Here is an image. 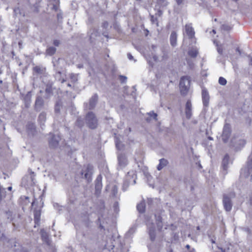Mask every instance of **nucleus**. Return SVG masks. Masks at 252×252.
<instances>
[{
  "label": "nucleus",
  "instance_id": "f257e3e1",
  "mask_svg": "<svg viewBox=\"0 0 252 252\" xmlns=\"http://www.w3.org/2000/svg\"><path fill=\"white\" fill-rule=\"evenodd\" d=\"M185 42L189 44V47H194L196 45V38L195 37V32L191 24H186L185 26L184 32Z\"/></svg>",
  "mask_w": 252,
  "mask_h": 252
},
{
  "label": "nucleus",
  "instance_id": "f03ea898",
  "mask_svg": "<svg viewBox=\"0 0 252 252\" xmlns=\"http://www.w3.org/2000/svg\"><path fill=\"white\" fill-rule=\"evenodd\" d=\"M235 197V193L230 191L227 193H224L222 198V204L224 210L226 212H230L233 206L232 199Z\"/></svg>",
  "mask_w": 252,
  "mask_h": 252
},
{
  "label": "nucleus",
  "instance_id": "7ed1b4c3",
  "mask_svg": "<svg viewBox=\"0 0 252 252\" xmlns=\"http://www.w3.org/2000/svg\"><path fill=\"white\" fill-rule=\"evenodd\" d=\"M85 123L90 129H96L98 126V120L95 114L92 111L88 112L85 118Z\"/></svg>",
  "mask_w": 252,
  "mask_h": 252
},
{
  "label": "nucleus",
  "instance_id": "20e7f679",
  "mask_svg": "<svg viewBox=\"0 0 252 252\" xmlns=\"http://www.w3.org/2000/svg\"><path fill=\"white\" fill-rule=\"evenodd\" d=\"M140 52L143 54L144 56L147 60V62L153 66V63L152 62V59H153L154 61L156 62L158 59V57L154 54V48H137Z\"/></svg>",
  "mask_w": 252,
  "mask_h": 252
},
{
  "label": "nucleus",
  "instance_id": "39448f33",
  "mask_svg": "<svg viewBox=\"0 0 252 252\" xmlns=\"http://www.w3.org/2000/svg\"><path fill=\"white\" fill-rule=\"evenodd\" d=\"M136 174L135 171L132 170L127 172L123 185V190H126L129 185H134L136 183Z\"/></svg>",
  "mask_w": 252,
  "mask_h": 252
},
{
  "label": "nucleus",
  "instance_id": "423d86ee",
  "mask_svg": "<svg viewBox=\"0 0 252 252\" xmlns=\"http://www.w3.org/2000/svg\"><path fill=\"white\" fill-rule=\"evenodd\" d=\"M62 60L61 59L59 58L55 61L53 60L52 63L55 67V70H56V73L54 74L56 80L58 81H60L62 83H63L66 80L63 77V73L61 71L63 67L60 66V63Z\"/></svg>",
  "mask_w": 252,
  "mask_h": 252
},
{
  "label": "nucleus",
  "instance_id": "0eeeda50",
  "mask_svg": "<svg viewBox=\"0 0 252 252\" xmlns=\"http://www.w3.org/2000/svg\"><path fill=\"white\" fill-rule=\"evenodd\" d=\"M94 173V167L93 165L88 164L83 167L80 174L82 178H85L88 182H91L92 180V175Z\"/></svg>",
  "mask_w": 252,
  "mask_h": 252
},
{
  "label": "nucleus",
  "instance_id": "6e6552de",
  "mask_svg": "<svg viewBox=\"0 0 252 252\" xmlns=\"http://www.w3.org/2000/svg\"><path fill=\"white\" fill-rule=\"evenodd\" d=\"M190 80L188 77L183 76L181 78L179 86L181 93L183 95H186L189 89Z\"/></svg>",
  "mask_w": 252,
  "mask_h": 252
},
{
  "label": "nucleus",
  "instance_id": "1a4fd4ad",
  "mask_svg": "<svg viewBox=\"0 0 252 252\" xmlns=\"http://www.w3.org/2000/svg\"><path fill=\"white\" fill-rule=\"evenodd\" d=\"M232 146L236 150H239L243 148L246 144V141L244 139L239 137H234L231 141Z\"/></svg>",
  "mask_w": 252,
  "mask_h": 252
},
{
  "label": "nucleus",
  "instance_id": "9d476101",
  "mask_svg": "<svg viewBox=\"0 0 252 252\" xmlns=\"http://www.w3.org/2000/svg\"><path fill=\"white\" fill-rule=\"evenodd\" d=\"M28 171L30 173V180L27 181V179L29 178V176H26L22 179V183L27 186H33L35 184V174L30 169H29Z\"/></svg>",
  "mask_w": 252,
  "mask_h": 252
},
{
  "label": "nucleus",
  "instance_id": "9b49d317",
  "mask_svg": "<svg viewBox=\"0 0 252 252\" xmlns=\"http://www.w3.org/2000/svg\"><path fill=\"white\" fill-rule=\"evenodd\" d=\"M231 133L230 125L225 124L224 125L222 133L221 134L222 140L224 143L227 142Z\"/></svg>",
  "mask_w": 252,
  "mask_h": 252
},
{
  "label": "nucleus",
  "instance_id": "f8f14e48",
  "mask_svg": "<svg viewBox=\"0 0 252 252\" xmlns=\"http://www.w3.org/2000/svg\"><path fill=\"white\" fill-rule=\"evenodd\" d=\"M51 138L49 139V145L50 148H57L58 145L60 141L61 140V137L58 134H55L50 133Z\"/></svg>",
  "mask_w": 252,
  "mask_h": 252
},
{
  "label": "nucleus",
  "instance_id": "ddd939ff",
  "mask_svg": "<svg viewBox=\"0 0 252 252\" xmlns=\"http://www.w3.org/2000/svg\"><path fill=\"white\" fill-rule=\"evenodd\" d=\"M9 246L13 248L15 252H29L26 249L23 248L20 244L17 243L15 239H11L8 241Z\"/></svg>",
  "mask_w": 252,
  "mask_h": 252
},
{
  "label": "nucleus",
  "instance_id": "4468645a",
  "mask_svg": "<svg viewBox=\"0 0 252 252\" xmlns=\"http://www.w3.org/2000/svg\"><path fill=\"white\" fill-rule=\"evenodd\" d=\"M147 225L150 240L153 242L155 240L156 236V229L154 224L153 223H150L147 222Z\"/></svg>",
  "mask_w": 252,
  "mask_h": 252
},
{
  "label": "nucleus",
  "instance_id": "2eb2a0df",
  "mask_svg": "<svg viewBox=\"0 0 252 252\" xmlns=\"http://www.w3.org/2000/svg\"><path fill=\"white\" fill-rule=\"evenodd\" d=\"M229 157L228 154H226L222 161L221 166L222 170L221 173L225 176L227 173V169L228 168Z\"/></svg>",
  "mask_w": 252,
  "mask_h": 252
},
{
  "label": "nucleus",
  "instance_id": "dca6fc26",
  "mask_svg": "<svg viewBox=\"0 0 252 252\" xmlns=\"http://www.w3.org/2000/svg\"><path fill=\"white\" fill-rule=\"evenodd\" d=\"M202 98L204 106L208 107L209 104L210 96L208 91L205 89L202 90Z\"/></svg>",
  "mask_w": 252,
  "mask_h": 252
},
{
  "label": "nucleus",
  "instance_id": "f3484780",
  "mask_svg": "<svg viewBox=\"0 0 252 252\" xmlns=\"http://www.w3.org/2000/svg\"><path fill=\"white\" fill-rule=\"evenodd\" d=\"M44 104V100L40 96H37L34 103V108L36 111H39L42 108Z\"/></svg>",
  "mask_w": 252,
  "mask_h": 252
},
{
  "label": "nucleus",
  "instance_id": "a211bd4d",
  "mask_svg": "<svg viewBox=\"0 0 252 252\" xmlns=\"http://www.w3.org/2000/svg\"><path fill=\"white\" fill-rule=\"evenodd\" d=\"M98 96L97 94H94L90 99L88 109H94L98 101Z\"/></svg>",
  "mask_w": 252,
  "mask_h": 252
},
{
  "label": "nucleus",
  "instance_id": "6ab92c4d",
  "mask_svg": "<svg viewBox=\"0 0 252 252\" xmlns=\"http://www.w3.org/2000/svg\"><path fill=\"white\" fill-rule=\"evenodd\" d=\"M245 171H247L245 175L246 177H248L252 173V154L249 157L247 162V167L244 169Z\"/></svg>",
  "mask_w": 252,
  "mask_h": 252
},
{
  "label": "nucleus",
  "instance_id": "aec40b11",
  "mask_svg": "<svg viewBox=\"0 0 252 252\" xmlns=\"http://www.w3.org/2000/svg\"><path fill=\"white\" fill-rule=\"evenodd\" d=\"M119 168L122 169L124 168L127 163L126 158L125 155H119L118 156Z\"/></svg>",
  "mask_w": 252,
  "mask_h": 252
},
{
  "label": "nucleus",
  "instance_id": "412c9836",
  "mask_svg": "<svg viewBox=\"0 0 252 252\" xmlns=\"http://www.w3.org/2000/svg\"><path fill=\"white\" fill-rule=\"evenodd\" d=\"M192 105L191 101L188 100L186 104V108H185V113L186 118L188 119H190L191 118L192 115Z\"/></svg>",
  "mask_w": 252,
  "mask_h": 252
},
{
  "label": "nucleus",
  "instance_id": "4be33fe9",
  "mask_svg": "<svg viewBox=\"0 0 252 252\" xmlns=\"http://www.w3.org/2000/svg\"><path fill=\"white\" fill-rule=\"evenodd\" d=\"M102 176L101 175L97 176L95 181V189L96 192H99L102 189Z\"/></svg>",
  "mask_w": 252,
  "mask_h": 252
},
{
  "label": "nucleus",
  "instance_id": "5701e85b",
  "mask_svg": "<svg viewBox=\"0 0 252 252\" xmlns=\"http://www.w3.org/2000/svg\"><path fill=\"white\" fill-rule=\"evenodd\" d=\"M40 233L41 234L42 240L48 245L49 246L50 245V240L49 238L48 233L45 231L44 229H41L40 230Z\"/></svg>",
  "mask_w": 252,
  "mask_h": 252
},
{
  "label": "nucleus",
  "instance_id": "b1692460",
  "mask_svg": "<svg viewBox=\"0 0 252 252\" xmlns=\"http://www.w3.org/2000/svg\"><path fill=\"white\" fill-rule=\"evenodd\" d=\"M46 120V113L45 112H42L38 116V121L42 128L45 126L44 123Z\"/></svg>",
  "mask_w": 252,
  "mask_h": 252
},
{
  "label": "nucleus",
  "instance_id": "393cba45",
  "mask_svg": "<svg viewBox=\"0 0 252 252\" xmlns=\"http://www.w3.org/2000/svg\"><path fill=\"white\" fill-rule=\"evenodd\" d=\"M101 28H102V35L108 38V30H109V23L107 21H104L102 23Z\"/></svg>",
  "mask_w": 252,
  "mask_h": 252
},
{
  "label": "nucleus",
  "instance_id": "a878e982",
  "mask_svg": "<svg viewBox=\"0 0 252 252\" xmlns=\"http://www.w3.org/2000/svg\"><path fill=\"white\" fill-rule=\"evenodd\" d=\"M27 130L29 134L33 135L35 132V125L34 123L29 122L27 126Z\"/></svg>",
  "mask_w": 252,
  "mask_h": 252
},
{
  "label": "nucleus",
  "instance_id": "bb28decb",
  "mask_svg": "<svg viewBox=\"0 0 252 252\" xmlns=\"http://www.w3.org/2000/svg\"><path fill=\"white\" fill-rule=\"evenodd\" d=\"M177 33L173 31L170 36V44L172 46H175L177 44Z\"/></svg>",
  "mask_w": 252,
  "mask_h": 252
},
{
  "label": "nucleus",
  "instance_id": "cd10ccee",
  "mask_svg": "<svg viewBox=\"0 0 252 252\" xmlns=\"http://www.w3.org/2000/svg\"><path fill=\"white\" fill-rule=\"evenodd\" d=\"M159 161V163L157 166V169L158 171L161 170L163 167H165L168 164V160L164 158L160 159Z\"/></svg>",
  "mask_w": 252,
  "mask_h": 252
},
{
  "label": "nucleus",
  "instance_id": "c85d7f7f",
  "mask_svg": "<svg viewBox=\"0 0 252 252\" xmlns=\"http://www.w3.org/2000/svg\"><path fill=\"white\" fill-rule=\"evenodd\" d=\"M90 33V38L92 42H93L95 39V37L99 34L98 31L95 29L91 30Z\"/></svg>",
  "mask_w": 252,
  "mask_h": 252
},
{
  "label": "nucleus",
  "instance_id": "c756f323",
  "mask_svg": "<svg viewBox=\"0 0 252 252\" xmlns=\"http://www.w3.org/2000/svg\"><path fill=\"white\" fill-rule=\"evenodd\" d=\"M137 209L140 213H143L145 210V203L142 201L137 205Z\"/></svg>",
  "mask_w": 252,
  "mask_h": 252
},
{
  "label": "nucleus",
  "instance_id": "7c9ffc66",
  "mask_svg": "<svg viewBox=\"0 0 252 252\" xmlns=\"http://www.w3.org/2000/svg\"><path fill=\"white\" fill-rule=\"evenodd\" d=\"M155 218L157 227L158 229L160 230L162 228V218L161 216L157 215H155Z\"/></svg>",
  "mask_w": 252,
  "mask_h": 252
},
{
  "label": "nucleus",
  "instance_id": "2f4dec72",
  "mask_svg": "<svg viewBox=\"0 0 252 252\" xmlns=\"http://www.w3.org/2000/svg\"><path fill=\"white\" fill-rule=\"evenodd\" d=\"M115 142L116 144V147L118 150H121L123 149L124 145L122 143V142H121L120 140L119 139L118 137H115Z\"/></svg>",
  "mask_w": 252,
  "mask_h": 252
},
{
  "label": "nucleus",
  "instance_id": "473e14b6",
  "mask_svg": "<svg viewBox=\"0 0 252 252\" xmlns=\"http://www.w3.org/2000/svg\"><path fill=\"white\" fill-rule=\"evenodd\" d=\"M62 107V102L61 100L57 101L55 105V112L56 114L60 113L61 108Z\"/></svg>",
  "mask_w": 252,
  "mask_h": 252
},
{
  "label": "nucleus",
  "instance_id": "72a5a7b5",
  "mask_svg": "<svg viewBox=\"0 0 252 252\" xmlns=\"http://www.w3.org/2000/svg\"><path fill=\"white\" fill-rule=\"evenodd\" d=\"M75 125L78 127L82 128L84 125V119L81 117H78L76 121Z\"/></svg>",
  "mask_w": 252,
  "mask_h": 252
},
{
  "label": "nucleus",
  "instance_id": "f704fd0d",
  "mask_svg": "<svg viewBox=\"0 0 252 252\" xmlns=\"http://www.w3.org/2000/svg\"><path fill=\"white\" fill-rule=\"evenodd\" d=\"M198 53L196 48H191L188 52L189 55L191 58H195Z\"/></svg>",
  "mask_w": 252,
  "mask_h": 252
},
{
  "label": "nucleus",
  "instance_id": "c9c22d12",
  "mask_svg": "<svg viewBox=\"0 0 252 252\" xmlns=\"http://www.w3.org/2000/svg\"><path fill=\"white\" fill-rule=\"evenodd\" d=\"M52 89L51 87L47 86L45 89V97L46 98H50L52 95Z\"/></svg>",
  "mask_w": 252,
  "mask_h": 252
},
{
  "label": "nucleus",
  "instance_id": "e433bc0d",
  "mask_svg": "<svg viewBox=\"0 0 252 252\" xmlns=\"http://www.w3.org/2000/svg\"><path fill=\"white\" fill-rule=\"evenodd\" d=\"M56 52V48H47L45 54L46 56H51Z\"/></svg>",
  "mask_w": 252,
  "mask_h": 252
},
{
  "label": "nucleus",
  "instance_id": "4c0bfd02",
  "mask_svg": "<svg viewBox=\"0 0 252 252\" xmlns=\"http://www.w3.org/2000/svg\"><path fill=\"white\" fill-rule=\"evenodd\" d=\"M40 212L36 211L34 213V221L36 224H38L40 220Z\"/></svg>",
  "mask_w": 252,
  "mask_h": 252
},
{
  "label": "nucleus",
  "instance_id": "58836bf2",
  "mask_svg": "<svg viewBox=\"0 0 252 252\" xmlns=\"http://www.w3.org/2000/svg\"><path fill=\"white\" fill-rule=\"evenodd\" d=\"M147 114L149 116H150L151 118L154 119L155 121L158 120V114L155 113L154 111H151L149 113H148Z\"/></svg>",
  "mask_w": 252,
  "mask_h": 252
},
{
  "label": "nucleus",
  "instance_id": "ea45409f",
  "mask_svg": "<svg viewBox=\"0 0 252 252\" xmlns=\"http://www.w3.org/2000/svg\"><path fill=\"white\" fill-rule=\"evenodd\" d=\"M119 80L122 84L126 83L127 81V77L126 76L120 75H119Z\"/></svg>",
  "mask_w": 252,
  "mask_h": 252
},
{
  "label": "nucleus",
  "instance_id": "a19ab883",
  "mask_svg": "<svg viewBox=\"0 0 252 252\" xmlns=\"http://www.w3.org/2000/svg\"><path fill=\"white\" fill-rule=\"evenodd\" d=\"M33 71L37 74H42L43 72V69L38 66H36L33 67Z\"/></svg>",
  "mask_w": 252,
  "mask_h": 252
},
{
  "label": "nucleus",
  "instance_id": "79ce46f5",
  "mask_svg": "<svg viewBox=\"0 0 252 252\" xmlns=\"http://www.w3.org/2000/svg\"><path fill=\"white\" fill-rule=\"evenodd\" d=\"M219 83L221 85L224 86L226 84L227 81L224 78L220 77L219 79Z\"/></svg>",
  "mask_w": 252,
  "mask_h": 252
},
{
  "label": "nucleus",
  "instance_id": "37998d69",
  "mask_svg": "<svg viewBox=\"0 0 252 252\" xmlns=\"http://www.w3.org/2000/svg\"><path fill=\"white\" fill-rule=\"evenodd\" d=\"M151 21L152 24H156L157 26H158V20L157 17H155L154 15H151Z\"/></svg>",
  "mask_w": 252,
  "mask_h": 252
},
{
  "label": "nucleus",
  "instance_id": "c03bdc74",
  "mask_svg": "<svg viewBox=\"0 0 252 252\" xmlns=\"http://www.w3.org/2000/svg\"><path fill=\"white\" fill-rule=\"evenodd\" d=\"M221 28L224 31H229L232 29V27L228 25L223 24L221 26Z\"/></svg>",
  "mask_w": 252,
  "mask_h": 252
},
{
  "label": "nucleus",
  "instance_id": "a18cd8bd",
  "mask_svg": "<svg viewBox=\"0 0 252 252\" xmlns=\"http://www.w3.org/2000/svg\"><path fill=\"white\" fill-rule=\"evenodd\" d=\"M118 188L116 185H114L112 189V192L114 196H116L118 193Z\"/></svg>",
  "mask_w": 252,
  "mask_h": 252
},
{
  "label": "nucleus",
  "instance_id": "49530a36",
  "mask_svg": "<svg viewBox=\"0 0 252 252\" xmlns=\"http://www.w3.org/2000/svg\"><path fill=\"white\" fill-rule=\"evenodd\" d=\"M70 78L71 79L72 81L73 82H75L77 81V75L74 73H71L70 74Z\"/></svg>",
  "mask_w": 252,
  "mask_h": 252
},
{
  "label": "nucleus",
  "instance_id": "de8ad7c7",
  "mask_svg": "<svg viewBox=\"0 0 252 252\" xmlns=\"http://www.w3.org/2000/svg\"><path fill=\"white\" fill-rule=\"evenodd\" d=\"M113 27L117 32H121L120 25L117 22H115L113 24Z\"/></svg>",
  "mask_w": 252,
  "mask_h": 252
},
{
  "label": "nucleus",
  "instance_id": "09e8293b",
  "mask_svg": "<svg viewBox=\"0 0 252 252\" xmlns=\"http://www.w3.org/2000/svg\"><path fill=\"white\" fill-rule=\"evenodd\" d=\"M127 56L128 59L129 60H130V61L133 60L134 61V62H135L136 61L134 59L133 57L132 56V55L130 53H128L127 55Z\"/></svg>",
  "mask_w": 252,
  "mask_h": 252
},
{
  "label": "nucleus",
  "instance_id": "8fccbe9b",
  "mask_svg": "<svg viewBox=\"0 0 252 252\" xmlns=\"http://www.w3.org/2000/svg\"><path fill=\"white\" fill-rule=\"evenodd\" d=\"M175 1L178 5H180L183 4L184 0H175Z\"/></svg>",
  "mask_w": 252,
  "mask_h": 252
},
{
  "label": "nucleus",
  "instance_id": "3c124183",
  "mask_svg": "<svg viewBox=\"0 0 252 252\" xmlns=\"http://www.w3.org/2000/svg\"><path fill=\"white\" fill-rule=\"evenodd\" d=\"M54 45L55 46H59V45H60V41L59 40H55L54 41Z\"/></svg>",
  "mask_w": 252,
  "mask_h": 252
},
{
  "label": "nucleus",
  "instance_id": "603ef678",
  "mask_svg": "<svg viewBox=\"0 0 252 252\" xmlns=\"http://www.w3.org/2000/svg\"><path fill=\"white\" fill-rule=\"evenodd\" d=\"M159 3L160 4L163 3L164 5H167V1L166 0H159Z\"/></svg>",
  "mask_w": 252,
  "mask_h": 252
},
{
  "label": "nucleus",
  "instance_id": "864d4df0",
  "mask_svg": "<svg viewBox=\"0 0 252 252\" xmlns=\"http://www.w3.org/2000/svg\"><path fill=\"white\" fill-rule=\"evenodd\" d=\"M248 58L249 59L250 64L252 65V55H249Z\"/></svg>",
  "mask_w": 252,
  "mask_h": 252
},
{
  "label": "nucleus",
  "instance_id": "5fc2aeb1",
  "mask_svg": "<svg viewBox=\"0 0 252 252\" xmlns=\"http://www.w3.org/2000/svg\"><path fill=\"white\" fill-rule=\"evenodd\" d=\"M218 49V53L221 55L222 54V52H223V48H217Z\"/></svg>",
  "mask_w": 252,
  "mask_h": 252
},
{
  "label": "nucleus",
  "instance_id": "6e6d98bb",
  "mask_svg": "<svg viewBox=\"0 0 252 252\" xmlns=\"http://www.w3.org/2000/svg\"><path fill=\"white\" fill-rule=\"evenodd\" d=\"M236 51L238 52L240 55H241V51L240 50V48H236Z\"/></svg>",
  "mask_w": 252,
  "mask_h": 252
},
{
  "label": "nucleus",
  "instance_id": "4d7b16f0",
  "mask_svg": "<svg viewBox=\"0 0 252 252\" xmlns=\"http://www.w3.org/2000/svg\"><path fill=\"white\" fill-rule=\"evenodd\" d=\"M151 119H152V118H151L150 116H149V117H148L146 118V121L147 122H150L151 121Z\"/></svg>",
  "mask_w": 252,
  "mask_h": 252
},
{
  "label": "nucleus",
  "instance_id": "13d9d810",
  "mask_svg": "<svg viewBox=\"0 0 252 252\" xmlns=\"http://www.w3.org/2000/svg\"><path fill=\"white\" fill-rule=\"evenodd\" d=\"M131 31L132 32H136V29L135 28H131Z\"/></svg>",
  "mask_w": 252,
  "mask_h": 252
},
{
  "label": "nucleus",
  "instance_id": "bf43d9fd",
  "mask_svg": "<svg viewBox=\"0 0 252 252\" xmlns=\"http://www.w3.org/2000/svg\"><path fill=\"white\" fill-rule=\"evenodd\" d=\"M218 248L219 249H220L221 251L222 252H225V249H222L221 248H220L219 247H218Z\"/></svg>",
  "mask_w": 252,
  "mask_h": 252
},
{
  "label": "nucleus",
  "instance_id": "052dcab7",
  "mask_svg": "<svg viewBox=\"0 0 252 252\" xmlns=\"http://www.w3.org/2000/svg\"><path fill=\"white\" fill-rule=\"evenodd\" d=\"M57 18H58V19H59L60 18H62V15L60 14H58Z\"/></svg>",
  "mask_w": 252,
  "mask_h": 252
},
{
  "label": "nucleus",
  "instance_id": "680f3d73",
  "mask_svg": "<svg viewBox=\"0 0 252 252\" xmlns=\"http://www.w3.org/2000/svg\"><path fill=\"white\" fill-rule=\"evenodd\" d=\"M158 15H159V16H161V15H162V12H161V11L159 10V11H158Z\"/></svg>",
  "mask_w": 252,
  "mask_h": 252
},
{
  "label": "nucleus",
  "instance_id": "e2e57ef3",
  "mask_svg": "<svg viewBox=\"0 0 252 252\" xmlns=\"http://www.w3.org/2000/svg\"><path fill=\"white\" fill-rule=\"evenodd\" d=\"M211 241L212 243H215V240L213 239V238L211 239Z\"/></svg>",
  "mask_w": 252,
  "mask_h": 252
},
{
  "label": "nucleus",
  "instance_id": "0e129e2a",
  "mask_svg": "<svg viewBox=\"0 0 252 252\" xmlns=\"http://www.w3.org/2000/svg\"><path fill=\"white\" fill-rule=\"evenodd\" d=\"M132 179L131 178V177H129V180H128V182H129V181H132Z\"/></svg>",
  "mask_w": 252,
  "mask_h": 252
},
{
  "label": "nucleus",
  "instance_id": "69168bd1",
  "mask_svg": "<svg viewBox=\"0 0 252 252\" xmlns=\"http://www.w3.org/2000/svg\"><path fill=\"white\" fill-rule=\"evenodd\" d=\"M186 248L188 249H189L190 248V246L189 245H187L186 246Z\"/></svg>",
  "mask_w": 252,
  "mask_h": 252
},
{
  "label": "nucleus",
  "instance_id": "338daca9",
  "mask_svg": "<svg viewBox=\"0 0 252 252\" xmlns=\"http://www.w3.org/2000/svg\"><path fill=\"white\" fill-rule=\"evenodd\" d=\"M78 68H82V67H83V65L82 64H78Z\"/></svg>",
  "mask_w": 252,
  "mask_h": 252
},
{
  "label": "nucleus",
  "instance_id": "774afa93",
  "mask_svg": "<svg viewBox=\"0 0 252 252\" xmlns=\"http://www.w3.org/2000/svg\"><path fill=\"white\" fill-rule=\"evenodd\" d=\"M189 252H195V251L194 249H192Z\"/></svg>",
  "mask_w": 252,
  "mask_h": 252
}]
</instances>
